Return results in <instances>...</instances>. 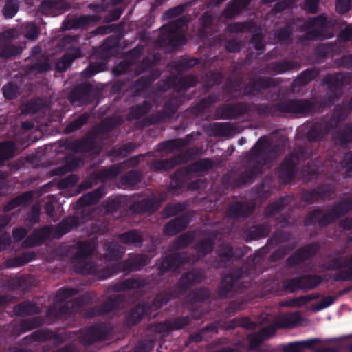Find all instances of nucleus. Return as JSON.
I'll list each match as a JSON object with an SVG mask.
<instances>
[{"mask_svg": "<svg viewBox=\"0 0 352 352\" xmlns=\"http://www.w3.org/2000/svg\"><path fill=\"white\" fill-rule=\"evenodd\" d=\"M121 241L126 243H137L140 241V236L134 232H130L122 235Z\"/></svg>", "mask_w": 352, "mask_h": 352, "instance_id": "nucleus-5", "label": "nucleus"}, {"mask_svg": "<svg viewBox=\"0 0 352 352\" xmlns=\"http://www.w3.org/2000/svg\"><path fill=\"white\" fill-rule=\"evenodd\" d=\"M340 37L342 40L346 41H349L352 37V28L347 27L341 32Z\"/></svg>", "mask_w": 352, "mask_h": 352, "instance_id": "nucleus-14", "label": "nucleus"}, {"mask_svg": "<svg viewBox=\"0 0 352 352\" xmlns=\"http://www.w3.org/2000/svg\"><path fill=\"white\" fill-rule=\"evenodd\" d=\"M18 10L17 0H8L3 9L6 18L13 17Z\"/></svg>", "mask_w": 352, "mask_h": 352, "instance_id": "nucleus-3", "label": "nucleus"}, {"mask_svg": "<svg viewBox=\"0 0 352 352\" xmlns=\"http://www.w3.org/2000/svg\"><path fill=\"white\" fill-rule=\"evenodd\" d=\"M146 263V261H144L142 263V265H143V264H145Z\"/></svg>", "mask_w": 352, "mask_h": 352, "instance_id": "nucleus-34", "label": "nucleus"}, {"mask_svg": "<svg viewBox=\"0 0 352 352\" xmlns=\"http://www.w3.org/2000/svg\"><path fill=\"white\" fill-rule=\"evenodd\" d=\"M183 10V8L182 7H177V8H175L173 9H171L170 10H168L166 14L168 16V17H173L177 14H178L179 13H180Z\"/></svg>", "mask_w": 352, "mask_h": 352, "instance_id": "nucleus-19", "label": "nucleus"}, {"mask_svg": "<svg viewBox=\"0 0 352 352\" xmlns=\"http://www.w3.org/2000/svg\"><path fill=\"white\" fill-rule=\"evenodd\" d=\"M343 227H344L345 228H350L351 227H352V223L351 225H345V224H344Z\"/></svg>", "mask_w": 352, "mask_h": 352, "instance_id": "nucleus-27", "label": "nucleus"}, {"mask_svg": "<svg viewBox=\"0 0 352 352\" xmlns=\"http://www.w3.org/2000/svg\"><path fill=\"white\" fill-rule=\"evenodd\" d=\"M333 301L334 299L332 297H327L321 301L317 309H322L326 308L331 305L333 302Z\"/></svg>", "mask_w": 352, "mask_h": 352, "instance_id": "nucleus-15", "label": "nucleus"}, {"mask_svg": "<svg viewBox=\"0 0 352 352\" xmlns=\"http://www.w3.org/2000/svg\"><path fill=\"white\" fill-rule=\"evenodd\" d=\"M212 243L209 241H205L198 247L199 252L203 254L210 252L212 250Z\"/></svg>", "mask_w": 352, "mask_h": 352, "instance_id": "nucleus-13", "label": "nucleus"}, {"mask_svg": "<svg viewBox=\"0 0 352 352\" xmlns=\"http://www.w3.org/2000/svg\"><path fill=\"white\" fill-rule=\"evenodd\" d=\"M326 23V18L323 16H319L314 19L313 25L315 27L320 28L324 26Z\"/></svg>", "mask_w": 352, "mask_h": 352, "instance_id": "nucleus-18", "label": "nucleus"}, {"mask_svg": "<svg viewBox=\"0 0 352 352\" xmlns=\"http://www.w3.org/2000/svg\"><path fill=\"white\" fill-rule=\"evenodd\" d=\"M71 61L72 60L67 57H63L56 63L57 69L58 71H64L67 69V67L69 66Z\"/></svg>", "mask_w": 352, "mask_h": 352, "instance_id": "nucleus-10", "label": "nucleus"}, {"mask_svg": "<svg viewBox=\"0 0 352 352\" xmlns=\"http://www.w3.org/2000/svg\"><path fill=\"white\" fill-rule=\"evenodd\" d=\"M87 116L85 114L81 116L74 122L70 123L66 128L67 132L69 133L80 128L83 124V123L87 120Z\"/></svg>", "mask_w": 352, "mask_h": 352, "instance_id": "nucleus-6", "label": "nucleus"}, {"mask_svg": "<svg viewBox=\"0 0 352 352\" xmlns=\"http://www.w3.org/2000/svg\"><path fill=\"white\" fill-rule=\"evenodd\" d=\"M228 49L229 50H232V49L231 48V43H229L228 45Z\"/></svg>", "mask_w": 352, "mask_h": 352, "instance_id": "nucleus-29", "label": "nucleus"}, {"mask_svg": "<svg viewBox=\"0 0 352 352\" xmlns=\"http://www.w3.org/2000/svg\"><path fill=\"white\" fill-rule=\"evenodd\" d=\"M239 8V7L238 6V5H236V6H235V9H236V10H238Z\"/></svg>", "mask_w": 352, "mask_h": 352, "instance_id": "nucleus-32", "label": "nucleus"}, {"mask_svg": "<svg viewBox=\"0 0 352 352\" xmlns=\"http://www.w3.org/2000/svg\"><path fill=\"white\" fill-rule=\"evenodd\" d=\"M190 241L188 239L187 236H182L179 239V246H184L187 245Z\"/></svg>", "mask_w": 352, "mask_h": 352, "instance_id": "nucleus-20", "label": "nucleus"}, {"mask_svg": "<svg viewBox=\"0 0 352 352\" xmlns=\"http://www.w3.org/2000/svg\"><path fill=\"white\" fill-rule=\"evenodd\" d=\"M176 225V221H173L170 223H169L165 228V232L168 234H172L170 231H169L170 228H174Z\"/></svg>", "mask_w": 352, "mask_h": 352, "instance_id": "nucleus-21", "label": "nucleus"}, {"mask_svg": "<svg viewBox=\"0 0 352 352\" xmlns=\"http://www.w3.org/2000/svg\"><path fill=\"white\" fill-rule=\"evenodd\" d=\"M87 245H83L82 256L89 254L91 252V249L87 248Z\"/></svg>", "mask_w": 352, "mask_h": 352, "instance_id": "nucleus-22", "label": "nucleus"}, {"mask_svg": "<svg viewBox=\"0 0 352 352\" xmlns=\"http://www.w3.org/2000/svg\"><path fill=\"white\" fill-rule=\"evenodd\" d=\"M12 32H14V30H12ZM8 36H10V37H14L15 36V34H11V31L8 32Z\"/></svg>", "mask_w": 352, "mask_h": 352, "instance_id": "nucleus-26", "label": "nucleus"}, {"mask_svg": "<svg viewBox=\"0 0 352 352\" xmlns=\"http://www.w3.org/2000/svg\"><path fill=\"white\" fill-rule=\"evenodd\" d=\"M345 159L346 161L350 162L351 160H352V154L349 153V154L346 155Z\"/></svg>", "mask_w": 352, "mask_h": 352, "instance_id": "nucleus-25", "label": "nucleus"}, {"mask_svg": "<svg viewBox=\"0 0 352 352\" xmlns=\"http://www.w3.org/2000/svg\"><path fill=\"white\" fill-rule=\"evenodd\" d=\"M296 158L295 159H293L292 160V162H289V160L287 159L285 162V166H287V168H289L292 167V166L296 163Z\"/></svg>", "mask_w": 352, "mask_h": 352, "instance_id": "nucleus-23", "label": "nucleus"}, {"mask_svg": "<svg viewBox=\"0 0 352 352\" xmlns=\"http://www.w3.org/2000/svg\"><path fill=\"white\" fill-rule=\"evenodd\" d=\"M100 70H95L94 72H98Z\"/></svg>", "mask_w": 352, "mask_h": 352, "instance_id": "nucleus-35", "label": "nucleus"}, {"mask_svg": "<svg viewBox=\"0 0 352 352\" xmlns=\"http://www.w3.org/2000/svg\"><path fill=\"white\" fill-rule=\"evenodd\" d=\"M30 197H31V195L30 193H27L22 197H18L10 203L8 208H14V207L20 205L21 204H22L25 201V198L29 199V198H30Z\"/></svg>", "mask_w": 352, "mask_h": 352, "instance_id": "nucleus-12", "label": "nucleus"}, {"mask_svg": "<svg viewBox=\"0 0 352 352\" xmlns=\"http://www.w3.org/2000/svg\"><path fill=\"white\" fill-rule=\"evenodd\" d=\"M14 151V145L12 142H6L0 144V157L2 159L10 157Z\"/></svg>", "mask_w": 352, "mask_h": 352, "instance_id": "nucleus-4", "label": "nucleus"}, {"mask_svg": "<svg viewBox=\"0 0 352 352\" xmlns=\"http://www.w3.org/2000/svg\"><path fill=\"white\" fill-rule=\"evenodd\" d=\"M90 197L91 195H87L85 196L82 199L85 200V202L89 203L90 202Z\"/></svg>", "mask_w": 352, "mask_h": 352, "instance_id": "nucleus-24", "label": "nucleus"}, {"mask_svg": "<svg viewBox=\"0 0 352 352\" xmlns=\"http://www.w3.org/2000/svg\"><path fill=\"white\" fill-rule=\"evenodd\" d=\"M176 212V210H174L173 212L170 213V214H173Z\"/></svg>", "mask_w": 352, "mask_h": 352, "instance_id": "nucleus-31", "label": "nucleus"}, {"mask_svg": "<svg viewBox=\"0 0 352 352\" xmlns=\"http://www.w3.org/2000/svg\"><path fill=\"white\" fill-rule=\"evenodd\" d=\"M138 267H135V266H134V267H133V269H135V270H136V269H138Z\"/></svg>", "mask_w": 352, "mask_h": 352, "instance_id": "nucleus-33", "label": "nucleus"}, {"mask_svg": "<svg viewBox=\"0 0 352 352\" xmlns=\"http://www.w3.org/2000/svg\"><path fill=\"white\" fill-rule=\"evenodd\" d=\"M5 248V245H1V244H0V250H1V249H2V248Z\"/></svg>", "mask_w": 352, "mask_h": 352, "instance_id": "nucleus-30", "label": "nucleus"}, {"mask_svg": "<svg viewBox=\"0 0 352 352\" xmlns=\"http://www.w3.org/2000/svg\"><path fill=\"white\" fill-rule=\"evenodd\" d=\"M274 327H270L267 329H263L258 335L250 336L249 337L250 347L252 349L256 348L263 339L270 337L274 334Z\"/></svg>", "mask_w": 352, "mask_h": 352, "instance_id": "nucleus-2", "label": "nucleus"}, {"mask_svg": "<svg viewBox=\"0 0 352 352\" xmlns=\"http://www.w3.org/2000/svg\"><path fill=\"white\" fill-rule=\"evenodd\" d=\"M320 282V278L318 276H305L299 279H295L292 281L293 285L290 287L292 290L298 288L310 289L318 285Z\"/></svg>", "mask_w": 352, "mask_h": 352, "instance_id": "nucleus-1", "label": "nucleus"}, {"mask_svg": "<svg viewBox=\"0 0 352 352\" xmlns=\"http://www.w3.org/2000/svg\"><path fill=\"white\" fill-rule=\"evenodd\" d=\"M76 290L74 289H65L60 290L58 293L60 298H67L75 294Z\"/></svg>", "mask_w": 352, "mask_h": 352, "instance_id": "nucleus-17", "label": "nucleus"}, {"mask_svg": "<svg viewBox=\"0 0 352 352\" xmlns=\"http://www.w3.org/2000/svg\"><path fill=\"white\" fill-rule=\"evenodd\" d=\"M25 230L22 228H17L13 232V236L16 240H21L25 236Z\"/></svg>", "mask_w": 352, "mask_h": 352, "instance_id": "nucleus-16", "label": "nucleus"}, {"mask_svg": "<svg viewBox=\"0 0 352 352\" xmlns=\"http://www.w3.org/2000/svg\"><path fill=\"white\" fill-rule=\"evenodd\" d=\"M336 10L340 13L347 12L351 7L349 0H338L336 5Z\"/></svg>", "mask_w": 352, "mask_h": 352, "instance_id": "nucleus-7", "label": "nucleus"}, {"mask_svg": "<svg viewBox=\"0 0 352 352\" xmlns=\"http://www.w3.org/2000/svg\"><path fill=\"white\" fill-rule=\"evenodd\" d=\"M318 0H307L305 3L304 8L310 12H315L317 10Z\"/></svg>", "mask_w": 352, "mask_h": 352, "instance_id": "nucleus-11", "label": "nucleus"}, {"mask_svg": "<svg viewBox=\"0 0 352 352\" xmlns=\"http://www.w3.org/2000/svg\"><path fill=\"white\" fill-rule=\"evenodd\" d=\"M16 93V89L12 85H8L3 87V94L6 98H12Z\"/></svg>", "mask_w": 352, "mask_h": 352, "instance_id": "nucleus-9", "label": "nucleus"}, {"mask_svg": "<svg viewBox=\"0 0 352 352\" xmlns=\"http://www.w3.org/2000/svg\"><path fill=\"white\" fill-rule=\"evenodd\" d=\"M49 67H49V65H45V67L43 69V71L47 70V69H49Z\"/></svg>", "mask_w": 352, "mask_h": 352, "instance_id": "nucleus-28", "label": "nucleus"}, {"mask_svg": "<svg viewBox=\"0 0 352 352\" xmlns=\"http://www.w3.org/2000/svg\"><path fill=\"white\" fill-rule=\"evenodd\" d=\"M26 36L30 39H35L37 37L38 32L34 23H28L25 27Z\"/></svg>", "mask_w": 352, "mask_h": 352, "instance_id": "nucleus-8", "label": "nucleus"}]
</instances>
